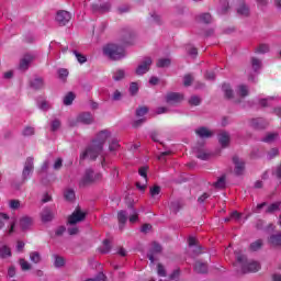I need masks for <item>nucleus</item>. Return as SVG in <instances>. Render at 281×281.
Listing matches in <instances>:
<instances>
[{
    "instance_id": "nucleus-1",
    "label": "nucleus",
    "mask_w": 281,
    "mask_h": 281,
    "mask_svg": "<svg viewBox=\"0 0 281 281\" xmlns=\"http://www.w3.org/2000/svg\"><path fill=\"white\" fill-rule=\"evenodd\" d=\"M111 138L112 135L109 130L99 132L90 146L80 155V159H95L100 157L102 150H104L105 142Z\"/></svg>"
},
{
    "instance_id": "nucleus-2",
    "label": "nucleus",
    "mask_w": 281,
    "mask_h": 281,
    "mask_svg": "<svg viewBox=\"0 0 281 281\" xmlns=\"http://www.w3.org/2000/svg\"><path fill=\"white\" fill-rule=\"evenodd\" d=\"M103 54L104 56H108V58H111V60H120L126 56V50L122 45L106 44L103 47Z\"/></svg>"
},
{
    "instance_id": "nucleus-3",
    "label": "nucleus",
    "mask_w": 281,
    "mask_h": 281,
    "mask_svg": "<svg viewBox=\"0 0 281 281\" xmlns=\"http://www.w3.org/2000/svg\"><path fill=\"white\" fill-rule=\"evenodd\" d=\"M237 265H239L241 273H256L260 271V263L258 261L247 262V259L243 255L237 256Z\"/></svg>"
},
{
    "instance_id": "nucleus-4",
    "label": "nucleus",
    "mask_w": 281,
    "mask_h": 281,
    "mask_svg": "<svg viewBox=\"0 0 281 281\" xmlns=\"http://www.w3.org/2000/svg\"><path fill=\"white\" fill-rule=\"evenodd\" d=\"M102 179V173L93 172L91 169H87L83 177L79 181V186H89V183H95Z\"/></svg>"
},
{
    "instance_id": "nucleus-5",
    "label": "nucleus",
    "mask_w": 281,
    "mask_h": 281,
    "mask_svg": "<svg viewBox=\"0 0 281 281\" xmlns=\"http://www.w3.org/2000/svg\"><path fill=\"white\" fill-rule=\"evenodd\" d=\"M87 217V213L80 207H77L72 214L68 217V225H76L77 223H82Z\"/></svg>"
},
{
    "instance_id": "nucleus-6",
    "label": "nucleus",
    "mask_w": 281,
    "mask_h": 281,
    "mask_svg": "<svg viewBox=\"0 0 281 281\" xmlns=\"http://www.w3.org/2000/svg\"><path fill=\"white\" fill-rule=\"evenodd\" d=\"M139 176L143 178L142 181L136 182V187L140 192L146 190V186H148V167L144 166L138 169Z\"/></svg>"
},
{
    "instance_id": "nucleus-7",
    "label": "nucleus",
    "mask_w": 281,
    "mask_h": 281,
    "mask_svg": "<svg viewBox=\"0 0 281 281\" xmlns=\"http://www.w3.org/2000/svg\"><path fill=\"white\" fill-rule=\"evenodd\" d=\"M34 172V158L29 157L24 164V168L22 171V179L23 181H27L30 179V175Z\"/></svg>"
},
{
    "instance_id": "nucleus-8",
    "label": "nucleus",
    "mask_w": 281,
    "mask_h": 281,
    "mask_svg": "<svg viewBox=\"0 0 281 281\" xmlns=\"http://www.w3.org/2000/svg\"><path fill=\"white\" fill-rule=\"evenodd\" d=\"M161 250H162L161 245L157 243L151 244L149 252L147 254V258H149L151 265L155 262V260H157V256H159Z\"/></svg>"
},
{
    "instance_id": "nucleus-9",
    "label": "nucleus",
    "mask_w": 281,
    "mask_h": 281,
    "mask_svg": "<svg viewBox=\"0 0 281 281\" xmlns=\"http://www.w3.org/2000/svg\"><path fill=\"white\" fill-rule=\"evenodd\" d=\"M150 65H153V59H150V57H146L136 68V75L144 76V74H147L148 69H150Z\"/></svg>"
},
{
    "instance_id": "nucleus-10",
    "label": "nucleus",
    "mask_w": 281,
    "mask_h": 281,
    "mask_svg": "<svg viewBox=\"0 0 281 281\" xmlns=\"http://www.w3.org/2000/svg\"><path fill=\"white\" fill-rule=\"evenodd\" d=\"M165 100L167 104H178V102H181V100H183V94L177 92H169L166 94Z\"/></svg>"
},
{
    "instance_id": "nucleus-11",
    "label": "nucleus",
    "mask_w": 281,
    "mask_h": 281,
    "mask_svg": "<svg viewBox=\"0 0 281 281\" xmlns=\"http://www.w3.org/2000/svg\"><path fill=\"white\" fill-rule=\"evenodd\" d=\"M56 21L59 25H65L69 21H71V13L68 11H58L56 15Z\"/></svg>"
},
{
    "instance_id": "nucleus-12",
    "label": "nucleus",
    "mask_w": 281,
    "mask_h": 281,
    "mask_svg": "<svg viewBox=\"0 0 281 281\" xmlns=\"http://www.w3.org/2000/svg\"><path fill=\"white\" fill-rule=\"evenodd\" d=\"M32 60H34L33 54H25L22 59L20 60V69L22 71H25L30 68V65L32 64Z\"/></svg>"
},
{
    "instance_id": "nucleus-13",
    "label": "nucleus",
    "mask_w": 281,
    "mask_h": 281,
    "mask_svg": "<svg viewBox=\"0 0 281 281\" xmlns=\"http://www.w3.org/2000/svg\"><path fill=\"white\" fill-rule=\"evenodd\" d=\"M233 162L235 164V175H243L245 172V161L235 156L233 157Z\"/></svg>"
},
{
    "instance_id": "nucleus-14",
    "label": "nucleus",
    "mask_w": 281,
    "mask_h": 281,
    "mask_svg": "<svg viewBox=\"0 0 281 281\" xmlns=\"http://www.w3.org/2000/svg\"><path fill=\"white\" fill-rule=\"evenodd\" d=\"M77 122L81 124H93V115L89 112L81 113L77 116Z\"/></svg>"
},
{
    "instance_id": "nucleus-15",
    "label": "nucleus",
    "mask_w": 281,
    "mask_h": 281,
    "mask_svg": "<svg viewBox=\"0 0 281 281\" xmlns=\"http://www.w3.org/2000/svg\"><path fill=\"white\" fill-rule=\"evenodd\" d=\"M32 217L30 216H23L20 218V227L21 229L25 231V229H30L32 227Z\"/></svg>"
},
{
    "instance_id": "nucleus-16",
    "label": "nucleus",
    "mask_w": 281,
    "mask_h": 281,
    "mask_svg": "<svg viewBox=\"0 0 281 281\" xmlns=\"http://www.w3.org/2000/svg\"><path fill=\"white\" fill-rule=\"evenodd\" d=\"M268 243L272 245V247H280L281 246V234L277 233L271 235L268 239Z\"/></svg>"
},
{
    "instance_id": "nucleus-17",
    "label": "nucleus",
    "mask_w": 281,
    "mask_h": 281,
    "mask_svg": "<svg viewBox=\"0 0 281 281\" xmlns=\"http://www.w3.org/2000/svg\"><path fill=\"white\" fill-rule=\"evenodd\" d=\"M196 135H199V137H201L202 139L205 137H212L213 133L212 131L207 130L206 127H199L195 131Z\"/></svg>"
},
{
    "instance_id": "nucleus-18",
    "label": "nucleus",
    "mask_w": 281,
    "mask_h": 281,
    "mask_svg": "<svg viewBox=\"0 0 281 281\" xmlns=\"http://www.w3.org/2000/svg\"><path fill=\"white\" fill-rule=\"evenodd\" d=\"M54 218V213L49 209H44L42 211V221L43 223H49Z\"/></svg>"
},
{
    "instance_id": "nucleus-19",
    "label": "nucleus",
    "mask_w": 281,
    "mask_h": 281,
    "mask_svg": "<svg viewBox=\"0 0 281 281\" xmlns=\"http://www.w3.org/2000/svg\"><path fill=\"white\" fill-rule=\"evenodd\" d=\"M218 142L221 146L225 147L229 144V134L227 132H222L218 135Z\"/></svg>"
},
{
    "instance_id": "nucleus-20",
    "label": "nucleus",
    "mask_w": 281,
    "mask_h": 281,
    "mask_svg": "<svg viewBox=\"0 0 281 281\" xmlns=\"http://www.w3.org/2000/svg\"><path fill=\"white\" fill-rule=\"evenodd\" d=\"M194 271H196V273H207V263L196 261L194 266Z\"/></svg>"
},
{
    "instance_id": "nucleus-21",
    "label": "nucleus",
    "mask_w": 281,
    "mask_h": 281,
    "mask_svg": "<svg viewBox=\"0 0 281 281\" xmlns=\"http://www.w3.org/2000/svg\"><path fill=\"white\" fill-rule=\"evenodd\" d=\"M198 159H201L202 161H207V159H210V154L203 151L202 149L199 148H193Z\"/></svg>"
},
{
    "instance_id": "nucleus-22",
    "label": "nucleus",
    "mask_w": 281,
    "mask_h": 281,
    "mask_svg": "<svg viewBox=\"0 0 281 281\" xmlns=\"http://www.w3.org/2000/svg\"><path fill=\"white\" fill-rule=\"evenodd\" d=\"M280 210H281V202H274L267 207L266 212L268 214H273V212H280Z\"/></svg>"
},
{
    "instance_id": "nucleus-23",
    "label": "nucleus",
    "mask_w": 281,
    "mask_h": 281,
    "mask_svg": "<svg viewBox=\"0 0 281 281\" xmlns=\"http://www.w3.org/2000/svg\"><path fill=\"white\" fill-rule=\"evenodd\" d=\"M237 95H240V98H246V95H249V88L245 85H239L237 87Z\"/></svg>"
},
{
    "instance_id": "nucleus-24",
    "label": "nucleus",
    "mask_w": 281,
    "mask_h": 281,
    "mask_svg": "<svg viewBox=\"0 0 281 281\" xmlns=\"http://www.w3.org/2000/svg\"><path fill=\"white\" fill-rule=\"evenodd\" d=\"M250 126H252V128H265V121L262 119H252Z\"/></svg>"
},
{
    "instance_id": "nucleus-25",
    "label": "nucleus",
    "mask_w": 281,
    "mask_h": 281,
    "mask_svg": "<svg viewBox=\"0 0 281 281\" xmlns=\"http://www.w3.org/2000/svg\"><path fill=\"white\" fill-rule=\"evenodd\" d=\"M196 238L194 237H189L188 239V244H189V247H193V251H195V254H201V247L196 246Z\"/></svg>"
},
{
    "instance_id": "nucleus-26",
    "label": "nucleus",
    "mask_w": 281,
    "mask_h": 281,
    "mask_svg": "<svg viewBox=\"0 0 281 281\" xmlns=\"http://www.w3.org/2000/svg\"><path fill=\"white\" fill-rule=\"evenodd\" d=\"M74 100H76V94H74V92H68L65 97H64V104L66 106H69L74 103Z\"/></svg>"
},
{
    "instance_id": "nucleus-27",
    "label": "nucleus",
    "mask_w": 281,
    "mask_h": 281,
    "mask_svg": "<svg viewBox=\"0 0 281 281\" xmlns=\"http://www.w3.org/2000/svg\"><path fill=\"white\" fill-rule=\"evenodd\" d=\"M222 89H223L226 98H228V99L234 98V90L232 89V87H229V85L224 83L222 86Z\"/></svg>"
},
{
    "instance_id": "nucleus-28",
    "label": "nucleus",
    "mask_w": 281,
    "mask_h": 281,
    "mask_svg": "<svg viewBox=\"0 0 281 281\" xmlns=\"http://www.w3.org/2000/svg\"><path fill=\"white\" fill-rule=\"evenodd\" d=\"M12 256V250L8 246H2L0 248V257L1 258H10Z\"/></svg>"
},
{
    "instance_id": "nucleus-29",
    "label": "nucleus",
    "mask_w": 281,
    "mask_h": 281,
    "mask_svg": "<svg viewBox=\"0 0 281 281\" xmlns=\"http://www.w3.org/2000/svg\"><path fill=\"white\" fill-rule=\"evenodd\" d=\"M54 265L57 269H60V267H65V258L54 255Z\"/></svg>"
},
{
    "instance_id": "nucleus-30",
    "label": "nucleus",
    "mask_w": 281,
    "mask_h": 281,
    "mask_svg": "<svg viewBox=\"0 0 281 281\" xmlns=\"http://www.w3.org/2000/svg\"><path fill=\"white\" fill-rule=\"evenodd\" d=\"M64 198L66 201H74L76 199V192L72 189H67L64 192Z\"/></svg>"
},
{
    "instance_id": "nucleus-31",
    "label": "nucleus",
    "mask_w": 281,
    "mask_h": 281,
    "mask_svg": "<svg viewBox=\"0 0 281 281\" xmlns=\"http://www.w3.org/2000/svg\"><path fill=\"white\" fill-rule=\"evenodd\" d=\"M99 250L101 254H109L111 251V241L109 239L103 240V245Z\"/></svg>"
},
{
    "instance_id": "nucleus-32",
    "label": "nucleus",
    "mask_w": 281,
    "mask_h": 281,
    "mask_svg": "<svg viewBox=\"0 0 281 281\" xmlns=\"http://www.w3.org/2000/svg\"><path fill=\"white\" fill-rule=\"evenodd\" d=\"M110 145H109V150L110 153H115L120 148V143L115 138H110Z\"/></svg>"
},
{
    "instance_id": "nucleus-33",
    "label": "nucleus",
    "mask_w": 281,
    "mask_h": 281,
    "mask_svg": "<svg viewBox=\"0 0 281 281\" xmlns=\"http://www.w3.org/2000/svg\"><path fill=\"white\" fill-rule=\"evenodd\" d=\"M30 260L31 262H34V265H38V262H41V254H38L37 251L31 252Z\"/></svg>"
},
{
    "instance_id": "nucleus-34",
    "label": "nucleus",
    "mask_w": 281,
    "mask_h": 281,
    "mask_svg": "<svg viewBox=\"0 0 281 281\" xmlns=\"http://www.w3.org/2000/svg\"><path fill=\"white\" fill-rule=\"evenodd\" d=\"M31 87L33 89H43V79L41 78H35L32 82H31Z\"/></svg>"
},
{
    "instance_id": "nucleus-35",
    "label": "nucleus",
    "mask_w": 281,
    "mask_h": 281,
    "mask_svg": "<svg viewBox=\"0 0 281 281\" xmlns=\"http://www.w3.org/2000/svg\"><path fill=\"white\" fill-rule=\"evenodd\" d=\"M238 14H240L241 16H249V8L245 4H241L238 9H237Z\"/></svg>"
},
{
    "instance_id": "nucleus-36",
    "label": "nucleus",
    "mask_w": 281,
    "mask_h": 281,
    "mask_svg": "<svg viewBox=\"0 0 281 281\" xmlns=\"http://www.w3.org/2000/svg\"><path fill=\"white\" fill-rule=\"evenodd\" d=\"M278 139V134L276 133H269L265 138L263 142H266V144H271L272 142H276Z\"/></svg>"
},
{
    "instance_id": "nucleus-37",
    "label": "nucleus",
    "mask_w": 281,
    "mask_h": 281,
    "mask_svg": "<svg viewBox=\"0 0 281 281\" xmlns=\"http://www.w3.org/2000/svg\"><path fill=\"white\" fill-rule=\"evenodd\" d=\"M74 55L76 56L78 63H80V65H85V63H87V56L80 54L78 50H74Z\"/></svg>"
},
{
    "instance_id": "nucleus-38",
    "label": "nucleus",
    "mask_w": 281,
    "mask_h": 281,
    "mask_svg": "<svg viewBox=\"0 0 281 281\" xmlns=\"http://www.w3.org/2000/svg\"><path fill=\"white\" fill-rule=\"evenodd\" d=\"M262 248V241L260 239L254 241L252 244H250V250L251 251H258L259 249Z\"/></svg>"
},
{
    "instance_id": "nucleus-39",
    "label": "nucleus",
    "mask_w": 281,
    "mask_h": 281,
    "mask_svg": "<svg viewBox=\"0 0 281 281\" xmlns=\"http://www.w3.org/2000/svg\"><path fill=\"white\" fill-rule=\"evenodd\" d=\"M251 65H252L254 71H258V69H260V67H262V61H260V59L254 57L251 59Z\"/></svg>"
},
{
    "instance_id": "nucleus-40",
    "label": "nucleus",
    "mask_w": 281,
    "mask_h": 281,
    "mask_svg": "<svg viewBox=\"0 0 281 281\" xmlns=\"http://www.w3.org/2000/svg\"><path fill=\"white\" fill-rule=\"evenodd\" d=\"M20 267L22 271H30V269H32V265H30L25 259H20Z\"/></svg>"
},
{
    "instance_id": "nucleus-41",
    "label": "nucleus",
    "mask_w": 281,
    "mask_h": 281,
    "mask_svg": "<svg viewBox=\"0 0 281 281\" xmlns=\"http://www.w3.org/2000/svg\"><path fill=\"white\" fill-rule=\"evenodd\" d=\"M125 76H126V72L122 69H119L114 72L113 78H114V80L117 81V80L124 79Z\"/></svg>"
},
{
    "instance_id": "nucleus-42",
    "label": "nucleus",
    "mask_w": 281,
    "mask_h": 281,
    "mask_svg": "<svg viewBox=\"0 0 281 281\" xmlns=\"http://www.w3.org/2000/svg\"><path fill=\"white\" fill-rule=\"evenodd\" d=\"M117 218H119L120 225H124V223H126L128 217L126 216V212L125 211H121L117 214Z\"/></svg>"
},
{
    "instance_id": "nucleus-43",
    "label": "nucleus",
    "mask_w": 281,
    "mask_h": 281,
    "mask_svg": "<svg viewBox=\"0 0 281 281\" xmlns=\"http://www.w3.org/2000/svg\"><path fill=\"white\" fill-rule=\"evenodd\" d=\"M214 188H217L222 190V188H225V176H222L220 179H217L216 182H214Z\"/></svg>"
},
{
    "instance_id": "nucleus-44",
    "label": "nucleus",
    "mask_w": 281,
    "mask_h": 281,
    "mask_svg": "<svg viewBox=\"0 0 281 281\" xmlns=\"http://www.w3.org/2000/svg\"><path fill=\"white\" fill-rule=\"evenodd\" d=\"M201 23H212V15L210 13H204L200 15Z\"/></svg>"
},
{
    "instance_id": "nucleus-45",
    "label": "nucleus",
    "mask_w": 281,
    "mask_h": 281,
    "mask_svg": "<svg viewBox=\"0 0 281 281\" xmlns=\"http://www.w3.org/2000/svg\"><path fill=\"white\" fill-rule=\"evenodd\" d=\"M131 38H133V34L131 33H125L122 37V45H130Z\"/></svg>"
},
{
    "instance_id": "nucleus-46",
    "label": "nucleus",
    "mask_w": 281,
    "mask_h": 281,
    "mask_svg": "<svg viewBox=\"0 0 281 281\" xmlns=\"http://www.w3.org/2000/svg\"><path fill=\"white\" fill-rule=\"evenodd\" d=\"M139 213H137V210L133 209L132 214L130 215V223H137Z\"/></svg>"
},
{
    "instance_id": "nucleus-47",
    "label": "nucleus",
    "mask_w": 281,
    "mask_h": 281,
    "mask_svg": "<svg viewBox=\"0 0 281 281\" xmlns=\"http://www.w3.org/2000/svg\"><path fill=\"white\" fill-rule=\"evenodd\" d=\"M150 196L155 199L156 196H159V193L161 192V188L159 186H155L154 188L150 189Z\"/></svg>"
},
{
    "instance_id": "nucleus-48",
    "label": "nucleus",
    "mask_w": 281,
    "mask_h": 281,
    "mask_svg": "<svg viewBox=\"0 0 281 281\" xmlns=\"http://www.w3.org/2000/svg\"><path fill=\"white\" fill-rule=\"evenodd\" d=\"M37 106L41 109V111H48L49 103H47L45 100H41L37 102Z\"/></svg>"
},
{
    "instance_id": "nucleus-49",
    "label": "nucleus",
    "mask_w": 281,
    "mask_h": 281,
    "mask_svg": "<svg viewBox=\"0 0 281 281\" xmlns=\"http://www.w3.org/2000/svg\"><path fill=\"white\" fill-rule=\"evenodd\" d=\"M170 59L169 58H161L157 63V67H169Z\"/></svg>"
},
{
    "instance_id": "nucleus-50",
    "label": "nucleus",
    "mask_w": 281,
    "mask_h": 281,
    "mask_svg": "<svg viewBox=\"0 0 281 281\" xmlns=\"http://www.w3.org/2000/svg\"><path fill=\"white\" fill-rule=\"evenodd\" d=\"M189 103L193 106H199L201 104V98L193 95L190 98Z\"/></svg>"
},
{
    "instance_id": "nucleus-51",
    "label": "nucleus",
    "mask_w": 281,
    "mask_h": 281,
    "mask_svg": "<svg viewBox=\"0 0 281 281\" xmlns=\"http://www.w3.org/2000/svg\"><path fill=\"white\" fill-rule=\"evenodd\" d=\"M139 91V86L137 85V82H132L130 86V93H132V95H135V93H137Z\"/></svg>"
},
{
    "instance_id": "nucleus-52",
    "label": "nucleus",
    "mask_w": 281,
    "mask_h": 281,
    "mask_svg": "<svg viewBox=\"0 0 281 281\" xmlns=\"http://www.w3.org/2000/svg\"><path fill=\"white\" fill-rule=\"evenodd\" d=\"M58 76H59L60 80H65L67 78V76H69V70L61 68L58 70Z\"/></svg>"
},
{
    "instance_id": "nucleus-53",
    "label": "nucleus",
    "mask_w": 281,
    "mask_h": 281,
    "mask_svg": "<svg viewBox=\"0 0 281 281\" xmlns=\"http://www.w3.org/2000/svg\"><path fill=\"white\" fill-rule=\"evenodd\" d=\"M146 113H148V108H146V106L139 108L136 111L137 117H144V115H146Z\"/></svg>"
},
{
    "instance_id": "nucleus-54",
    "label": "nucleus",
    "mask_w": 281,
    "mask_h": 281,
    "mask_svg": "<svg viewBox=\"0 0 281 281\" xmlns=\"http://www.w3.org/2000/svg\"><path fill=\"white\" fill-rule=\"evenodd\" d=\"M267 52H269V45L261 44V45L257 48V54H267Z\"/></svg>"
},
{
    "instance_id": "nucleus-55",
    "label": "nucleus",
    "mask_w": 281,
    "mask_h": 281,
    "mask_svg": "<svg viewBox=\"0 0 281 281\" xmlns=\"http://www.w3.org/2000/svg\"><path fill=\"white\" fill-rule=\"evenodd\" d=\"M157 273L160 278H166V269L164 266H161V263H158L157 266Z\"/></svg>"
},
{
    "instance_id": "nucleus-56",
    "label": "nucleus",
    "mask_w": 281,
    "mask_h": 281,
    "mask_svg": "<svg viewBox=\"0 0 281 281\" xmlns=\"http://www.w3.org/2000/svg\"><path fill=\"white\" fill-rule=\"evenodd\" d=\"M24 137H30L31 135H34V127H25L23 131Z\"/></svg>"
},
{
    "instance_id": "nucleus-57",
    "label": "nucleus",
    "mask_w": 281,
    "mask_h": 281,
    "mask_svg": "<svg viewBox=\"0 0 281 281\" xmlns=\"http://www.w3.org/2000/svg\"><path fill=\"white\" fill-rule=\"evenodd\" d=\"M279 154H280V151L278 150V148H272L268 153V159H273L274 157H278Z\"/></svg>"
},
{
    "instance_id": "nucleus-58",
    "label": "nucleus",
    "mask_w": 281,
    "mask_h": 281,
    "mask_svg": "<svg viewBox=\"0 0 281 281\" xmlns=\"http://www.w3.org/2000/svg\"><path fill=\"white\" fill-rule=\"evenodd\" d=\"M183 85L184 87H190V85H192V76L190 75L184 76Z\"/></svg>"
},
{
    "instance_id": "nucleus-59",
    "label": "nucleus",
    "mask_w": 281,
    "mask_h": 281,
    "mask_svg": "<svg viewBox=\"0 0 281 281\" xmlns=\"http://www.w3.org/2000/svg\"><path fill=\"white\" fill-rule=\"evenodd\" d=\"M271 102H273V98H268V99H261L260 100L261 106H269V104H271Z\"/></svg>"
},
{
    "instance_id": "nucleus-60",
    "label": "nucleus",
    "mask_w": 281,
    "mask_h": 281,
    "mask_svg": "<svg viewBox=\"0 0 281 281\" xmlns=\"http://www.w3.org/2000/svg\"><path fill=\"white\" fill-rule=\"evenodd\" d=\"M179 273H180L179 270H175L170 276L169 281H179Z\"/></svg>"
},
{
    "instance_id": "nucleus-61",
    "label": "nucleus",
    "mask_w": 281,
    "mask_h": 281,
    "mask_svg": "<svg viewBox=\"0 0 281 281\" xmlns=\"http://www.w3.org/2000/svg\"><path fill=\"white\" fill-rule=\"evenodd\" d=\"M86 281H106L104 273H100L95 279H88Z\"/></svg>"
},
{
    "instance_id": "nucleus-62",
    "label": "nucleus",
    "mask_w": 281,
    "mask_h": 281,
    "mask_svg": "<svg viewBox=\"0 0 281 281\" xmlns=\"http://www.w3.org/2000/svg\"><path fill=\"white\" fill-rule=\"evenodd\" d=\"M60 128V121L55 120L52 122V131H58Z\"/></svg>"
},
{
    "instance_id": "nucleus-63",
    "label": "nucleus",
    "mask_w": 281,
    "mask_h": 281,
    "mask_svg": "<svg viewBox=\"0 0 281 281\" xmlns=\"http://www.w3.org/2000/svg\"><path fill=\"white\" fill-rule=\"evenodd\" d=\"M157 115H162V113H168V108L166 106H159L156 109Z\"/></svg>"
},
{
    "instance_id": "nucleus-64",
    "label": "nucleus",
    "mask_w": 281,
    "mask_h": 281,
    "mask_svg": "<svg viewBox=\"0 0 281 281\" xmlns=\"http://www.w3.org/2000/svg\"><path fill=\"white\" fill-rule=\"evenodd\" d=\"M68 234L70 236H76V234H78V228L76 226L68 227Z\"/></svg>"
}]
</instances>
